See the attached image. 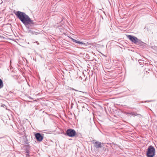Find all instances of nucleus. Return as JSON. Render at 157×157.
Returning <instances> with one entry per match:
<instances>
[{"label":"nucleus","instance_id":"nucleus-1","mask_svg":"<svg viewBox=\"0 0 157 157\" xmlns=\"http://www.w3.org/2000/svg\"><path fill=\"white\" fill-rule=\"evenodd\" d=\"M15 14L26 27L28 26L29 25L34 24V22L32 21V20L25 13L17 11L15 13Z\"/></svg>","mask_w":157,"mask_h":157},{"label":"nucleus","instance_id":"nucleus-6","mask_svg":"<svg viewBox=\"0 0 157 157\" xmlns=\"http://www.w3.org/2000/svg\"><path fill=\"white\" fill-rule=\"evenodd\" d=\"M94 146L96 148L101 147V143L99 142H96L94 143Z\"/></svg>","mask_w":157,"mask_h":157},{"label":"nucleus","instance_id":"nucleus-3","mask_svg":"<svg viewBox=\"0 0 157 157\" xmlns=\"http://www.w3.org/2000/svg\"><path fill=\"white\" fill-rule=\"evenodd\" d=\"M66 134L69 137H73L76 135V132L74 129H70L67 130Z\"/></svg>","mask_w":157,"mask_h":157},{"label":"nucleus","instance_id":"nucleus-5","mask_svg":"<svg viewBox=\"0 0 157 157\" xmlns=\"http://www.w3.org/2000/svg\"><path fill=\"white\" fill-rule=\"evenodd\" d=\"M36 138L38 141H41L43 139V137L40 133H37L35 135Z\"/></svg>","mask_w":157,"mask_h":157},{"label":"nucleus","instance_id":"nucleus-8","mask_svg":"<svg viewBox=\"0 0 157 157\" xmlns=\"http://www.w3.org/2000/svg\"><path fill=\"white\" fill-rule=\"evenodd\" d=\"M130 115H132V116L135 117V116H137L139 117H140L141 116V115L139 114H137L136 113H135L134 112H132L131 113Z\"/></svg>","mask_w":157,"mask_h":157},{"label":"nucleus","instance_id":"nucleus-4","mask_svg":"<svg viewBox=\"0 0 157 157\" xmlns=\"http://www.w3.org/2000/svg\"><path fill=\"white\" fill-rule=\"evenodd\" d=\"M127 36L131 41L134 43L136 44L138 42V39L136 37L132 36L131 35H128Z\"/></svg>","mask_w":157,"mask_h":157},{"label":"nucleus","instance_id":"nucleus-7","mask_svg":"<svg viewBox=\"0 0 157 157\" xmlns=\"http://www.w3.org/2000/svg\"><path fill=\"white\" fill-rule=\"evenodd\" d=\"M71 39L73 41L75 42H76L77 43H78L79 44H84V45H86V44L83 42H80L79 41H78L72 38H71Z\"/></svg>","mask_w":157,"mask_h":157},{"label":"nucleus","instance_id":"nucleus-9","mask_svg":"<svg viewBox=\"0 0 157 157\" xmlns=\"http://www.w3.org/2000/svg\"><path fill=\"white\" fill-rule=\"evenodd\" d=\"M4 85L2 81L0 79V89L3 87Z\"/></svg>","mask_w":157,"mask_h":157},{"label":"nucleus","instance_id":"nucleus-2","mask_svg":"<svg viewBox=\"0 0 157 157\" xmlns=\"http://www.w3.org/2000/svg\"><path fill=\"white\" fill-rule=\"evenodd\" d=\"M155 150L154 147L151 146L148 148L147 155V157H153L155 155Z\"/></svg>","mask_w":157,"mask_h":157},{"label":"nucleus","instance_id":"nucleus-11","mask_svg":"<svg viewBox=\"0 0 157 157\" xmlns=\"http://www.w3.org/2000/svg\"><path fill=\"white\" fill-rule=\"evenodd\" d=\"M130 113H127V114H130Z\"/></svg>","mask_w":157,"mask_h":157},{"label":"nucleus","instance_id":"nucleus-10","mask_svg":"<svg viewBox=\"0 0 157 157\" xmlns=\"http://www.w3.org/2000/svg\"><path fill=\"white\" fill-rule=\"evenodd\" d=\"M29 32L33 34L36 33V32H35V31H30Z\"/></svg>","mask_w":157,"mask_h":157}]
</instances>
